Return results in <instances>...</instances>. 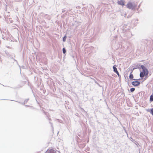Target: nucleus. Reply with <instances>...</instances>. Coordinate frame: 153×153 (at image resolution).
I'll list each match as a JSON object with an SVG mask.
<instances>
[{
  "mask_svg": "<svg viewBox=\"0 0 153 153\" xmlns=\"http://www.w3.org/2000/svg\"><path fill=\"white\" fill-rule=\"evenodd\" d=\"M127 7L132 10H134L136 7V5L135 4H132L131 2H128L126 5Z\"/></svg>",
  "mask_w": 153,
  "mask_h": 153,
  "instance_id": "1",
  "label": "nucleus"
},
{
  "mask_svg": "<svg viewBox=\"0 0 153 153\" xmlns=\"http://www.w3.org/2000/svg\"><path fill=\"white\" fill-rule=\"evenodd\" d=\"M140 67L142 70V71L143 73L145 75H148L149 74V71L146 67L143 65H141Z\"/></svg>",
  "mask_w": 153,
  "mask_h": 153,
  "instance_id": "2",
  "label": "nucleus"
},
{
  "mask_svg": "<svg viewBox=\"0 0 153 153\" xmlns=\"http://www.w3.org/2000/svg\"><path fill=\"white\" fill-rule=\"evenodd\" d=\"M131 84L134 86L136 87L139 86L140 84V82L138 81H133Z\"/></svg>",
  "mask_w": 153,
  "mask_h": 153,
  "instance_id": "3",
  "label": "nucleus"
},
{
  "mask_svg": "<svg viewBox=\"0 0 153 153\" xmlns=\"http://www.w3.org/2000/svg\"><path fill=\"white\" fill-rule=\"evenodd\" d=\"M42 16L45 18L46 19L48 20H50L51 19V16L48 15L44 14Z\"/></svg>",
  "mask_w": 153,
  "mask_h": 153,
  "instance_id": "4",
  "label": "nucleus"
},
{
  "mask_svg": "<svg viewBox=\"0 0 153 153\" xmlns=\"http://www.w3.org/2000/svg\"><path fill=\"white\" fill-rule=\"evenodd\" d=\"M45 153H56V151L51 149L47 150Z\"/></svg>",
  "mask_w": 153,
  "mask_h": 153,
  "instance_id": "5",
  "label": "nucleus"
},
{
  "mask_svg": "<svg viewBox=\"0 0 153 153\" xmlns=\"http://www.w3.org/2000/svg\"><path fill=\"white\" fill-rule=\"evenodd\" d=\"M127 25H124L123 28L122 29V32H125L126 31H127V29H128V27L127 28Z\"/></svg>",
  "mask_w": 153,
  "mask_h": 153,
  "instance_id": "6",
  "label": "nucleus"
},
{
  "mask_svg": "<svg viewBox=\"0 0 153 153\" xmlns=\"http://www.w3.org/2000/svg\"><path fill=\"white\" fill-rule=\"evenodd\" d=\"M124 1L123 0H120V1H117V3L118 4L122 5L124 6L125 5L124 4Z\"/></svg>",
  "mask_w": 153,
  "mask_h": 153,
  "instance_id": "7",
  "label": "nucleus"
},
{
  "mask_svg": "<svg viewBox=\"0 0 153 153\" xmlns=\"http://www.w3.org/2000/svg\"><path fill=\"white\" fill-rule=\"evenodd\" d=\"M147 75H145V74H144V73H143V72H141L140 74V77L141 78H143L144 76H146Z\"/></svg>",
  "mask_w": 153,
  "mask_h": 153,
  "instance_id": "8",
  "label": "nucleus"
},
{
  "mask_svg": "<svg viewBox=\"0 0 153 153\" xmlns=\"http://www.w3.org/2000/svg\"><path fill=\"white\" fill-rule=\"evenodd\" d=\"M9 56L10 57V58L11 59H14L13 58V56L14 57H16V55H15V54L14 53H13L11 55H10Z\"/></svg>",
  "mask_w": 153,
  "mask_h": 153,
  "instance_id": "9",
  "label": "nucleus"
},
{
  "mask_svg": "<svg viewBox=\"0 0 153 153\" xmlns=\"http://www.w3.org/2000/svg\"><path fill=\"white\" fill-rule=\"evenodd\" d=\"M132 71L131 72V73L130 74L129 76V79H133V77H134L133 75V74H132Z\"/></svg>",
  "mask_w": 153,
  "mask_h": 153,
  "instance_id": "10",
  "label": "nucleus"
},
{
  "mask_svg": "<svg viewBox=\"0 0 153 153\" xmlns=\"http://www.w3.org/2000/svg\"><path fill=\"white\" fill-rule=\"evenodd\" d=\"M113 71L115 73H116L118 71L117 68L115 66V65H114L113 67Z\"/></svg>",
  "mask_w": 153,
  "mask_h": 153,
  "instance_id": "11",
  "label": "nucleus"
},
{
  "mask_svg": "<svg viewBox=\"0 0 153 153\" xmlns=\"http://www.w3.org/2000/svg\"><path fill=\"white\" fill-rule=\"evenodd\" d=\"M149 101L150 102H152L153 101V94L151 95L150 97Z\"/></svg>",
  "mask_w": 153,
  "mask_h": 153,
  "instance_id": "12",
  "label": "nucleus"
},
{
  "mask_svg": "<svg viewBox=\"0 0 153 153\" xmlns=\"http://www.w3.org/2000/svg\"><path fill=\"white\" fill-rule=\"evenodd\" d=\"M147 111L150 112V113L153 116V108L149 109L148 110H147Z\"/></svg>",
  "mask_w": 153,
  "mask_h": 153,
  "instance_id": "13",
  "label": "nucleus"
},
{
  "mask_svg": "<svg viewBox=\"0 0 153 153\" xmlns=\"http://www.w3.org/2000/svg\"><path fill=\"white\" fill-rule=\"evenodd\" d=\"M66 38L67 36H64V37L62 39L63 41L64 42H65L66 41Z\"/></svg>",
  "mask_w": 153,
  "mask_h": 153,
  "instance_id": "14",
  "label": "nucleus"
},
{
  "mask_svg": "<svg viewBox=\"0 0 153 153\" xmlns=\"http://www.w3.org/2000/svg\"><path fill=\"white\" fill-rule=\"evenodd\" d=\"M28 100H29L28 99H26L25 100V101H24V102H23V105H24L25 103H26L27 102V101H28Z\"/></svg>",
  "mask_w": 153,
  "mask_h": 153,
  "instance_id": "15",
  "label": "nucleus"
},
{
  "mask_svg": "<svg viewBox=\"0 0 153 153\" xmlns=\"http://www.w3.org/2000/svg\"><path fill=\"white\" fill-rule=\"evenodd\" d=\"M62 52L64 54H65L66 52V51L65 48H63L62 49Z\"/></svg>",
  "mask_w": 153,
  "mask_h": 153,
  "instance_id": "16",
  "label": "nucleus"
},
{
  "mask_svg": "<svg viewBox=\"0 0 153 153\" xmlns=\"http://www.w3.org/2000/svg\"><path fill=\"white\" fill-rule=\"evenodd\" d=\"M135 88H131L130 89V91L131 92H133L134 91Z\"/></svg>",
  "mask_w": 153,
  "mask_h": 153,
  "instance_id": "17",
  "label": "nucleus"
},
{
  "mask_svg": "<svg viewBox=\"0 0 153 153\" xmlns=\"http://www.w3.org/2000/svg\"><path fill=\"white\" fill-rule=\"evenodd\" d=\"M43 111L44 113L45 114V115H46L47 116V117H48V114H47V112H45V111H44L43 110Z\"/></svg>",
  "mask_w": 153,
  "mask_h": 153,
  "instance_id": "18",
  "label": "nucleus"
},
{
  "mask_svg": "<svg viewBox=\"0 0 153 153\" xmlns=\"http://www.w3.org/2000/svg\"><path fill=\"white\" fill-rule=\"evenodd\" d=\"M115 73H116V74L118 76V77H120V74H119V72H118V71H117V72H116Z\"/></svg>",
  "mask_w": 153,
  "mask_h": 153,
  "instance_id": "19",
  "label": "nucleus"
},
{
  "mask_svg": "<svg viewBox=\"0 0 153 153\" xmlns=\"http://www.w3.org/2000/svg\"><path fill=\"white\" fill-rule=\"evenodd\" d=\"M49 123L51 124V127L52 128H53V126L52 123L50 121L49 122Z\"/></svg>",
  "mask_w": 153,
  "mask_h": 153,
  "instance_id": "20",
  "label": "nucleus"
},
{
  "mask_svg": "<svg viewBox=\"0 0 153 153\" xmlns=\"http://www.w3.org/2000/svg\"><path fill=\"white\" fill-rule=\"evenodd\" d=\"M133 13H132L131 15H129L127 16L128 18H129L131 17V16L133 15Z\"/></svg>",
  "mask_w": 153,
  "mask_h": 153,
  "instance_id": "21",
  "label": "nucleus"
},
{
  "mask_svg": "<svg viewBox=\"0 0 153 153\" xmlns=\"http://www.w3.org/2000/svg\"><path fill=\"white\" fill-rule=\"evenodd\" d=\"M141 79H133V80H137H137H140Z\"/></svg>",
  "mask_w": 153,
  "mask_h": 153,
  "instance_id": "22",
  "label": "nucleus"
},
{
  "mask_svg": "<svg viewBox=\"0 0 153 153\" xmlns=\"http://www.w3.org/2000/svg\"><path fill=\"white\" fill-rule=\"evenodd\" d=\"M13 59L14 60V61H15V62H16V63L17 64H18V62L16 59Z\"/></svg>",
  "mask_w": 153,
  "mask_h": 153,
  "instance_id": "23",
  "label": "nucleus"
},
{
  "mask_svg": "<svg viewBox=\"0 0 153 153\" xmlns=\"http://www.w3.org/2000/svg\"><path fill=\"white\" fill-rule=\"evenodd\" d=\"M65 10H64V9H62V13L65 12Z\"/></svg>",
  "mask_w": 153,
  "mask_h": 153,
  "instance_id": "24",
  "label": "nucleus"
},
{
  "mask_svg": "<svg viewBox=\"0 0 153 153\" xmlns=\"http://www.w3.org/2000/svg\"><path fill=\"white\" fill-rule=\"evenodd\" d=\"M145 43L147 44V42H148V41L147 40H145V41L144 42Z\"/></svg>",
  "mask_w": 153,
  "mask_h": 153,
  "instance_id": "25",
  "label": "nucleus"
},
{
  "mask_svg": "<svg viewBox=\"0 0 153 153\" xmlns=\"http://www.w3.org/2000/svg\"><path fill=\"white\" fill-rule=\"evenodd\" d=\"M48 120L50 121H51V119L50 118H49V117H48Z\"/></svg>",
  "mask_w": 153,
  "mask_h": 153,
  "instance_id": "26",
  "label": "nucleus"
},
{
  "mask_svg": "<svg viewBox=\"0 0 153 153\" xmlns=\"http://www.w3.org/2000/svg\"><path fill=\"white\" fill-rule=\"evenodd\" d=\"M125 132H126V133L127 135L128 136V134L127 133V132L126 131V130H125Z\"/></svg>",
  "mask_w": 153,
  "mask_h": 153,
  "instance_id": "27",
  "label": "nucleus"
},
{
  "mask_svg": "<svg viewBox=\"0 0 153 153\" xmlns=\"http://www.w3.org/2000/svg\"><path fill=\"white\" fill-rule=\"evenodd\" d=\"M71 10L70 9H69V10H68L67 11V12L68 11H70Z\"/></svg>",
  "mask_w": 153,
  "mask_h": 153,
  "instance_id": "28",
  "label": "nucleus"
},
{
  "mask_svg": "<svg viewBox=\"0 0 153 153\" xmlns=\"http://www.w3.org/2000/svg\"><path fill=\"white\" fill-rule=\"evenodd\" d=\"M136 68H133V70H134V69H136Z\"/></svg>",
  "mask_w": 153,
  "mask_h": 153,
  "instance_id": "29",
  "label": "nucleus"
},
{
  "mask_svg": "<svg viewBox=\"0 0 153 153\" xmlns=\"http://www.w3.org/2000/svg\"><path fill=\"white\" fill-rule=\"evenodd\" d=\"M25 106H28V105H25Z\"/></svg>",
  "mask_w": 153,
  "mask_h": 153,
  "instance_id": "30",
  "label": "nucleus"
},
{
  "mask_svg": "<svg viewBox=\"0 0 153 153\" xmlns=\"http://www.w3.org/2000/svg\"><path fill=\"white\" fill-rule=\"evenodd\" d=\"M123 95H124V93H123Z\"/></svg>",
  "mask_w": 153,
  "mask_h": 153,
  "instance_id": "31",
  "label": "nucleus"
}]
</instances>
